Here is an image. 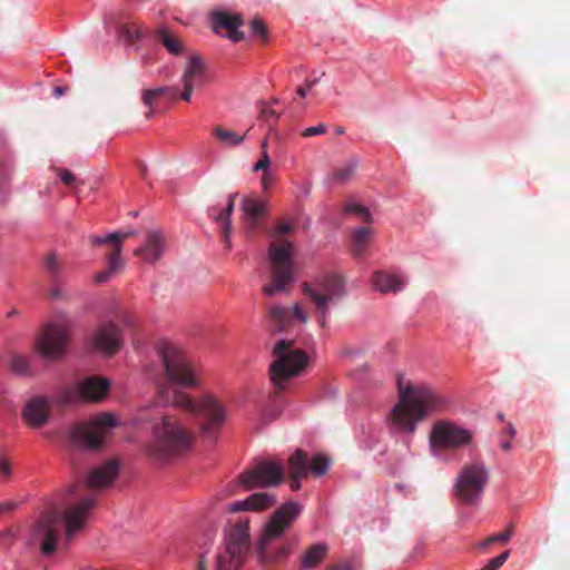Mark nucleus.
Returning <instances> with one entry per match:
<instances>
[{"label":"nucleus","instance_id":"nucleus-1","mask_svg":"<svg viewBox=\"0 0 570 570\" xmlns=\"http://www.w3.org/2000/svg\"><path fill=\"white\" fill-rule=\"evenodd\" d=\"M156 353L163 364V377L166 383L158 389L159 403L189 412L197 417L202 436L215 440L226 420L224 405L212 395L195 400L175 389H198L202 385V367L179 346L168 341L158 342Z\"/></svg>","mask_w":570,"mask_h":570},{"label":"nucleus","instance_id":"nucleus-2","mask_svg":"<svg viewBox=\"0 0 570 570\" xmlns=\"http://www.w3.org/2000/svg\"><path fill=\"white\" fill-rule=\"evenodd\" d=\"M399 400L390 412V429L395 433L413 434L417 424L433 413L444 411L448 399L426 384L404 385L399 381Z\"/></svg>","mask_w":570,"mask_h":570},{"label":"nucleus","instance_id":"nucleus-3","mask_svg":"<svg viewBox=\"0 0 570 570\" xmlns=\"http://www.w3.org/2000/svg\"><path fill=\"white\" fill-rule=\"evenodd\" d=\"M95 503V498L87 497L76 503H67L65 508L52 507L43 511L31 528L30 543L39 544L45 556L52 554L62 527L66 538L71 539L85 527Z\"/></svg>","mask_w":570,"mask_h":570},{"label":"nucleus","instance_id":"nucleus-4","mask_svg":"<svg viewBox=\"0 0 570 570\" xmlns=\"http://www.w3.org/2000/svg\"><path fill=\"white\" fill-rule=\"evenodd\" d=\"M301 507L296 502L289 501L271 514L256 543V553L262 563L279 562L291 554L294 547V542L291 540H284L276 550H271V547L293 527Z\"/></svg>","mask_w":570,"mask_h":570},{"label":"nucleus","instance_id":"nucleus-5","mask_svg":"<svg viewBox=\"0 0 570 570\" xmlns=\"http://www.w3.org/2000/svg\"><path fill=\"white\" fill-rule=\"evenodd\" d=\"M153 440L146 445V453L158 462L168 461L189 451L194 443V434L179 420L164 414L151 428Z\"/></svg>","mask_w":570,"mask_h":570},{"label":"nucleus","instance_id":"nucleus-6","mask_svg":"<svg viewBox=\"0 0 570 570\" xmlns=\"http://www.w3.org/2000/svg\"><path fill=\"white\" fill-rule=\"evenodd\" d=\"M293 229L289 223H279L271 233L274 238L268 247L271 283L262 288L266 296L285 292L294 281L293 244L285 238Z\"/></svg>","mask_w":570,"mask_h":570},{"label":"nucleus","instance_id":"nucleus-7","mask_svg":"<svg viewBox=\"0 0 570 570\" xmlns=\"http://www.w3.org/2000/svg\"><path fill=\"white\" fill-rule=\"evenodd\" d=\"M293 345V341L279 340L273 348L269 376L277 390H284L287 382L298 376L308 363L307 354Z\"/></svg>","mask_w":570,"mask_h":570},{"label":"nucleus","instance_id":"nucleus-8","mask_svg":"<svg viewBox=\"0 0 570 570\" xmlns=\"http://www.w3.org/2000/svg\"><path fill=\"white\" fill-rule=\"evenodd\" d=\"M225 550L217 556V570H238L252 547L249 520L239 518L225 531Z\"/></svg>","mask_w":570,"mask_h":570},{"label":"nucleus","instance_id":"nucleus-9","mask_svg":"<svg viewBox=\"0 0 570 570\" xmlns=\"http://www.w3.org/2000/svg\"><path fill=\"white\" fill-rule=\"evenodd\" d=\"M471 442L472 433L469 430L448 420L436 421L429 434L431 455L440 460L446 459L448 451H456Z\"/></svg>","mask_w":570,"mask_h":570},{"label":"nucleus","instance_id":"nucleus-10","mask_svg":"<svg viewBox=\"0 0 570 570\" xmlns=\"http://www.w3.org/2000/svg\"><path fill=\"white\" fill-rule=\"evenodd\" d=\"M489 480L483 463H470L462 466L454 482V493L464 504L473 505L482 497Z\"/></svg>","mask_w":570,"mask_h":570},{"label":"nucleus","instance_id":"nucleus-11","mask_svg":"<svg viewBox=\"0 0 570 570\" xmlns=\"http://www.w3.org/2000/svg\"><path fill=\"white\" fill-rule=\"evenodd\" d=\"M116 425L114 414L100 413L87 422L77 424L71 432V439L76 444L96 450L102 446L105 438Z\"/></svg>","mask_w":570,"mask_h":570},{"label":"nucleus","instance_id":"nucleus-12","mask_svg":"<svg viewBox=\"0 0 570 570\" xmlns=\"http://www.w3.org/2000/svg\"><path fill=\"white\" fill-rule=\"evenodd\" d=\"M284 473L279 463L263 461L240 473L239 481L247 489L272 487L283 481Z\"/></svg>","mask_w":570,"mask_h":570},{"label":"nucleus","instance_id":"nucleus-13","mask_svg":"<svg viewBox=\"0 0 570 570\" xmlns=\"http://www.w3.org/2000/svg\"><path fill=\"white\" fill-rule=\"evenodd\" d=\"M69 343V331L62 324H48L37 342L39 353L47 358L61 357Z\"/></svg>","mask_w":570,"mask_h":570},{"label":"nucleus","instance_id":"nucleus-14","mask_svg":"<svg viewBox=\"0 0 570 570\" xmlns=\"http://www.w3.org/2000/svg\"><path fill=\"white\" fill-rule=\"evenodd\" d=\"M109 381L104 377L91 376L83 380L78 386L67 389L62 393V402L71 403L78 400L99 402L109 390Z\"/></svg>","mask_w":570,"mask_h":570},{"label":"nucleus","instance_id":"nucleus-15","mask_svg":"<svg viewBox=\"0 0 570 570\" xmlns=\"http://www.w3.org/2000/svg\"><path fill=\"white\" fill-rule=\"evenodd\" d=\"M309 473L321 476V454H316L309 460L305 452L297 450L288 459L291 489L297 491L301 488V479L306 478Z\"/></svg>","mask_w":570,"mask_h":570},{"label":"nucleus","instance_id":"nucleus-16","mask_svg":"<svg viewBox=\"0 0 570 570\" xmlns=\"http://www.w3.org/2000/svg\"><path fill=\"white\" fill-rule=\"evenodd\" d=\"M206 79V66L202 58L198 56H193L189 58L186 67L184 69V73L181 76V83L184 86V90L180 95V99L189 102L193 90L203 85Z\"/></svg>","mask_w":570,"mask_h":570},{"label":"nucleus","instance_id":"nucleus-17","mask_svg":"<svg viewBox=\"0 0 570 570\" xmlns=\"http://www.w3.org/2000/svg\"><path fill=\"white\" fill-rule=\"evenodd\" d=\"M92 343L97 350L106 355L116 354L122 345L119 327L111 321L102 323L97 328Z\"/></svg>","mask_w":570,"mask_h":570},{"label":"nucleus","instance_id":"nucleus-18","mask_svg":"<svg viewBox=\"0 0 570 570\" xmlns=\"http://www.w3.org/2000/svg\"><path fill=\"white\" fill-rule=\"evenodd\" d=\"M267 316L273 333L286 330L294 318L302 323H306L308 318L299 304H296L292 312L282 305H273L268 308Z\"/></svg>","mask_w":570,"mask_h":570},{"label":"nucleus","instance_id":"nucleus-19","mask_svg":"<svg viewBox=\"0 0 570 570\" xmlns=\"http://www.w3.org/2000/svg\"><path fill=\"white\" fill-rule=\"evenodd\" d=\"M210 21L215 33L219 35L222 30H225L227 38L233 42L244 40V32L238 30L244 23L242 16L217 10L210 13Z\"/></svg>","mask_w":570,"mask_h":570},{"label":"nucleus","instance_id":"nucleus-20","mask_svg":"<svg viewBox=\"0 0 570 570\" xmlns=\"http://www.w3.org/2000/svg\"><path fill=\"white\" fill-rule=\"evenodd\" d=\"M347 295L346 279L336 272L323 273V312Z\"/></svg>","mask_w":570,"mask_h":570},{"label":"nucleus","instance_id":"nucleus-21","mask_svg":"<svg viewBox=\"0 0 570 570\" xmlns=\"http://www.w3.org/2000/svg\"><path fill=\"white\" fill-rule=\"evenodd\" d=\"M165 247V235L160 230H149L145 243L134 252V255L145 263L153 264L161 258Z\"/></svg>","mask_w":570,"mask_h":570},{"label":"nucleus","instance_id":"nucleus-22","mask_svg":"<svg viewBox=\"0 0 570 570\" xmlns=\"http://www.w3.org/2000/svg\"><path fill=\"white\" fill-rule=\"evenodd\" d=\"M371 284L375 291L382 294H399L403 291L405 281L400 275L380 269L372 273Z\"/></svg>","mask_w":570,"mask_h":570},{"label":"nucleus","instance_id":"nucleus-23","mask_svg":"<svg viewBox=\"0 0 570 570\" xmlns=\"http://www.w3.org/2000/svg\"><path fill=\"white\" fill-rule=\"evenodd\" d=\"M118 472L119 462L117 460H109L91 471L87 479V487L91 489L108 487L117 478Z\"/></svg>","mask_w":570,"mask_h":570},{"label":"nucleus","instance_id":"nucleus-24","mask_svg":"<svg viewBox=\"0 0 570 570\" xmlns=\"http://www.w3.org/2000/svg\"><path fill=\"white\" fill-rule=\"evenodd\" d=\"M276 499L267 492H257L242 501H235L227 508L229 512L262 511L275 504Z\"/></svg>","mask_w":570,"mask_h":570},{"label":"nucleus","instance_id":"nucleus-25","mask_svg":"<svg viewBox=\"0 0 570 570\" xmlns=\"http://www.w3.org/2000/svg\"><path fill=\"white\" fill-rule=\"evenodd\" d=\"M49 411V404L45 399L35 397L26 404L22 416L29 425L40 428L47 422Z\"/></svg>","mask_w":570,"mask_h":570},{"label":"nucleus","instance_id":"nucleus-26","mask_svg":"<svg viewBox=\"0 0 570 570\" xmlns=\"http://www.w3.org/2000/svg\"><path fill=\"white\" fill-rule=\"evenodd\" d=\"M237 193L229 195L227 205L224 208L213 207L209 209V216L220 223L222 232L227 240L230 232V215L234 210Z\"/></svg>","mask_w":570,"mask_h":570},{"label":"nucleus","instance_id":"nucleus-27","mask_svg":"<svg viewBox=\"0 0 570 570\" xmlns=\"http://www.w3.org/2000/svg\"><path fill=\"white\" fill-rule=\"evenodd\" d=\"M265 202L254 198L244 197L242 202V210L246 215L252 228H255L259 218L265 214Z\"/></svg>","mask_w":570,"mask_h":570},{"label":"nucleus","instance_id":"nucleus-28","mask_svg":"<svg viewBox=\"0 0 570 570\" xmlns=\"http://www.w3.org/2000/svg\"><path fill=\"white\" fill-rule=\"evenodd\" d=\"M155 38L159 41L166 50L174 55L178 56L184 51V45L180 39L168 29L160 27L155 31Z\"/></svg>","mask_w":570,"mask_h":570},{"label":"nucleus","instance_id":"nucleus-29","mask_svg":"<svg viewBox=\"0 0 570 570\" xmlns=\"http://www.w3.org/2000/svg\"><path fill=\"white\" fill-rule=\"evenodd\" d=\"M45 269L49 275L51 285H62L65 282L63 265L56 253H50L43 261Z\"/></svg>","mask_w":570,"mask_h":570},{"label":"nucleus","instance_id":"nucleus-30","mask_svg":"<svg viewBox=\"0 0 570 570\" xmlns=\"http://www.w3.org/2000/svg\"><path fill=\"white\" fill-rule=\"evenodd\" d=\"M107 268L95 275V282L105 283L112 275H115L121 267L120 248L117 246L116 250H110L106 255Z\"/></svg>","mask_w":570,"mask_h":570},{"label":"nucleus","instance_id":"nucleus-31","mask_svg":"<svg viewBox=\"0 0 570 570\" xmlns=\"http://www.w3.org/2000/svg\"><path fill=\"white\" fill-rule=\"evenodd\" d=\"M373 235V229L371 227L362 226L357 227L352 233V253L355 256H361L364 254L365 248L367 247L371 237Z\"/></svg>","mask_w":570,"mask_h":570},{"label":"nucleus","instance_id":"nucleus-32","mask_svg":"<svg viewBox=\"0 0 570 570\" xmlns=\"http://www.w3.org/2000/svg\"><path fill=\"white\" fill-rule=\"evenodd\" d=\"M357 164L350 161L342 167L335 168L328 176L327 183L332 186H343L348 183L355 175Z\"/></svg>","mask_w":570,"mask_h":570},{"label":"nucleus","instance_id":"nucleus-33","mask_svg":"<svg viewBox=\"0 0 570 570\" xmlns=\"http://www.w3.org/2000/svg\"><path fill=\"white\" fill-rule=\"evenodd\" d=\"M214 136L226 147L239 146L246 138V134L238 135L236 131L217 125L213 129Z\"/></svg>","mask_w":570,"mask_h":570},{"label":"nucleus","instance_id":"nucleus-34","mask_svg":"<svg viewBox=\"0 0 570 570\" xmlns=\"http://www.w3.org/2000/svg\"><path fill=\"white\" fill-rule=\"evenodd\" d=\"M321 561V543L313 544L302 557L299 561L301 570H311Z\"/></svg>","mask_w":570,"mask_h":570},{"label":"nucleus","instance_id":"nucleus-35","mask_svg":"<svg viewBox=\"0 0 570 570\" xmlns=\"http://www.w3.org/2000/svg\"><path fill=\"white\" fill-rule=\"evenodd\" d=\"M512 535H513V524H510L505 531L490 535L485 540L481 541L478 544V548L480 550H485L488 547H490L491 544L497 543V542H499L501 544H507L511 540Z\"/></svg>","mask_w":570,"mask_h":570},{"label":"nucleus","instance_id":"nucleus-36","mask_svg":"<svg viewBox=\"0 0 570 570\" xmlns=\"http://www.w3.org/2000/svg\"><path fill=\"white\" fill-rule=\"evenodd\" d=\"M119 36L125 42L135 43L142 37V32L135 22H130L119 28Z\"/></svg>","mask_w":570,"mask_h":570},{"label":"nucleus","instance_id":"nucleus-37","mask_svg":"<svg viewBox=\"0 0 570 570\" xmlns=\"http://www.w3.org/2000/svg\"><path fill=\"white\" fill-rule=\"evenodd\" d=\"M343 212L357 216L363 223L371 224L373 222L370 210L356 203H346Z\"/></svg>","mask_w":570,"mask_h":570},{"label":"nucleus","instance_id":"nucleus-38","mask_svg":"<svg viewBox=\"0 0 570 570\" xmlns=\"http://www.w3.org/2000/svg\"><path fill=\"white\" fill-rule=\"evenodd\" d=\"M249 28H250V33L253 37L261 39L263 42H265L267 40V36H268L267 28L261 19H258V18L253 19L250 21Z\"/></svg>","mask_w":570,"mask_h":570},{"label":"nucleus","instance_id":"nucleus-39","mask_svg":"<svg viewBox=\"0 0 570 570\" xmlns=\"http://www.w3.org/2000/svg\"><path fill=\"white\" fill-rule=\"evenodd\" d=\"M155 89H146L142 92V102L144 105L150 107L149 111L146 112V118H150L154 115V105L160 98L157 94H155Z\"/></svg>","mask_w":570,"mask_h":570},{"label":"nucleus","instance_id":"nucleus-40","mask_svg":"<svg viewBox=\"0 0 570 570\" xmlns=\"http://www.w3.org/2000/svg\"><path fill=\"white\" fill-rule=\"evenodd\" d=\"M91 243L94 245L110 244L111 245V250H116L117 246L120 248V252L122 250V245L121 244H117V236L114 235V233H110L107 236H94L91 238Z\"/></svg>","mask_w":570,"mask_h":570},{"label":"nucleus","instance_id":"nucleus-41","mask_svg":"<svg viewBox=\"0 0 570 570\" xmlns=\"http://www.w3.org/2000/svg\"><path fill=\"white\" fill-rule=\"evenodd\" d=\"M303 293L316 305L317 308L321 307V293L317 287H313L308 283H304Z\"/></svg>","mask_w":570,"mask_h":570},{"label":"nucleus","instance_id":"nucleus-42","mask_svg":"<svg viewBox=\"0 0 570 570\" xmlns=\"http://www.w3.org/2000/svg\"><path fill=\"white\" fill-rule=\"evenodd\" d=\"M510 556V551H503L501 554L492 558L488 561V563L484 566L485 570H499L503 563L508 560Z\"/></svg>","mask_w":570,"mask_h":570},{"label":"nucleus","instance_id":"nucleus-43","mask_svg":"<svg viewBox=\"0 0 570 570\" xmlns=\"http://www.w3.org/2000/svg\"><path fill=\"white\" fill-rule=\"evenodd\" d=\"M11 370L18 374H23L28 370V361L24 356L14 355L10 363Z\"/></svg>","mask_w":570,"mask_h":570},{"label":"nucleus","instance_id":"nucleus-44","mask_svg":"<svg viewBox=\"0 0 570 570\" xmlns=\"http://www.w3.org/2000/svg\"><path fill=\"white\" fill-rule=\"evenodd\" d=\"M269 165H271L269 156H268V154H267V150H264V151L262 153L261 158H259V159H258V161L255 164V166H254V170H255V171L262 170L263 173H265V171H271V170H269Z\"/></svg>","mask_w":570,"mask_h":570},{"label":"nucleus","instance_id":"nucleus-45","mask_svg":"<svg viewBox=\"0 0 570 570\" xmlns=\"http://www.w3.org/2000/svg\"><path fill=\"white\" fill-rule=\"evenodd\" d=\"M155 89V94H157L159 97H164V96H167L169 97L170 99H176L177 98V88L176 87H158V88H154Z\"/></svg>","mask_w":570,"mask_h":570},{"label":"nucleus","instance_id":"nucleus-46","mask_svg":"<svg viewBox=\"0 0 570 570\" xmlns=\"http://www.w3.org/2000/svg\"><path fill=\"white\" fill-rule=\"evenodd\" d=\"M278 117H279V114L276 110H274L271 107H268V106H265V107H263L261 109V112H259V118L261 119L269 121L271 119L276 120Z\"/></svg>","mask_w":570,"mask_h":570},{"label":"nucleus","instance_id":"nucleus-47","mask_svg":"<svg viewBox=\"0 0 570 570\" xmlns=\"http://www.w3.org/2000/svg\"><path fill=\"white\" fill-rule=\"evenodd\" d=\"M16 533L12 529H6L0 532V542L3 546H10L13 541Z\"/></svg>","mask_w":570,"mask_h":570},{"label":"nucleus","instance_id":"nucleus-48","mask_svg":"<svg viewBox=\"0 0 570 570\" xmlns=\"http://www.w3.org/2000/svg\"><path fill=\"white\" fill-rule=\"evenodd\" d=\"M59 176L61 181L67 186H71L76 180L75 175L68 169H60Z\"/></svg>","mask_w":570,"mask_h":570},{"label":"nucleus","instance_id":"nucleus-49","mask_svg":"<svg viewBox=\"0 0 570 570\" xmlns=\"http://www.w3.org/2000/svg\"><path fill=\"white\" fill-rule=\"evenodd\" d=\"M274 181H275V177L272 174V171L263 173L262 186H263L264 190H267L271 186H273Z\"/></svg>","mask_w":570,"mask_h":570},{"label":"nucleus","instance_id":"nucleus-50","mask_svg":"<svg viewBox=\"0 0 570 570\" xmlns=\"http://www.w3.org/2000/svg\"><path fill=\"white\" fill-rule=\"evenodd\" d=\"M11 474V466L7 459H0V475L9 478Z\"/></svg>","mask_w":570,"mask_h":570},{"label":"nucleus","instance_id":"nucleus-51","mask_svg":"<svg viewBox=\"0 0 570 570\" xmlns=\"http://www.w3.org/2000/svg\"><path fill=\"white\" fill-rule=\"evenodd\" d=\"M49 296L52 298V299H60L63 297V291L61 288V285H52L50 292H49Z\"/></svg>","mask_w":570,"mask_h":570},{"label":"nucleus","instance_id":"nucleus-52","mask_svg":"<svg viewBox=\"0 0 570 570\" xmlns=\"http://www.w3.org/2000/svg\"><path fill=\"white\" fill-rule=\"evenodd\" d=\"M330 570H355V569H354V566L352 562L342 561V562H338V563L334 564L333 567H331Z\"/></svg>","mask_w":570,"mask_h":570},{"label":"nucleus","instance_id":"nucleus-53","mask_svg":"<svg viewBox=\"0 0 570 570\" xmlns=\"http://www.w3.org/2000/svg\"><path fill=\"white\" fill-rule=\"evenodd\" d=\"M114 235L117 236V244H121L122 245V242L128 238V237H131L134 235H136V232L135 230H128V232H115Z\"/></svg>","mask_w":570,"mask_h":570},{"label":"nucleus","instance_id":"nucleus-54","mask_svg":"<svg viewBox=\"0 0 570 570\" xmlns=\"http://www.w3.org/2000/svg\"><path fill=\"white\" fill-rule=\"evenodd\" d=\"M321 134V125L306 128L303 132V137H312Z\"/></svg>","mask_w":570,"mask_h":570},{"label":"nucleus","instance_id":"nucleus-55","mask_svg":"<svg viewBox=\"0 0 570 570\" xmlns=\"http://www.w3.org/2000/svg\"><path fill=\"white\" fill-rule=\"evenodd\" d=\"M514 435H515V429H514L513 424L509 423L507 425V428L502 431V436L513 439Z\"/></svg>","mask_w":570,"mask_h":570},{"label":"nucleus","instance_id":"nucleus-56","mask_svg":"<svg viewBox=\"0 0 570 570\" xmlns=\"http://www.w3.org/2000/svg\"><path fill=\"white\" fill-rule=\"evenodd\" d=\"M121 323L124 326H132L134 325V317L127 313H124L121 315Z\"/></svg>","mask_w":570,"mask_h":570},{"label":"nucleus","instance_id":"nucleus-57","mask_svg":"<svg viewBox=\"0 0 570 570\" xmlns=\"http://www.w3.org/2000/svg\"><path fill=\"white\" fill-rule=\"evenodd\" d=\"M16 508V503L14 502H4V503H1L0 504V513L1 512H7V511H11Z\"/></svg>","mask_w":570,"mask_h":570},{"label":"nucleus","instance_id":"nucleus-58","mask_svg":"<svg viewBox=\"0 0 570 570\" xmlns=\"http://www.w3.org/2000/svg\"><path fill=\"white\" fill-rule=\"evenodd\" d=\"M16 508V503L14 502H4V503H1L0 504V513L1 512H7V511H11Z\"/></svg>","mask_w":570,"mask_h":570},{"label":"nucleus","instance_id":"nucleus-59","mask_svg":"<svg viewBox=\"0 0 570 570\" xmlns=\"http://www.w3.org/2000/svg\"><path fill=\"white\" fill-rule=\"evenodd\" d=\"M332 465V460L323 454V474L327 471V469Z\"/></svg>","mask_w":570,"mask_h":570},{"label":"nucleus","instance_id":"nucleus-60","mask_svg":"<svg viewBox=\"0 0 570 570\" xmlns=\"http://www.w3.org/2000/svg\"><path fill=\"white\" fill-rule=\"evenodd\" d=\"M196 570H207V567H206V560H205V556L202 554L199 557V560H198V564H197V569Z\"/></svg>","mask_w":570,"mask_h":570},{"label":"nucleus","instance_id":"nucleus-61","mask_svg":"<svg viewBox=\"0 0 570 570\" xmlns=\"http://www.w3.org/2000/svg\"><path fill=\"white\" fill-rule=\"evenodd\" d=\"M511 440H512V439L507 438V440H503V441L501 442V448H502V450H504V451H509V450L511 449Z\"/></svg>","mask_w":570,"mask_h":570},{"label":"nucleus","instance_id":"nucleus-62","mask_svg":"<svg viewBox=\"0 0 570 570\" xmlns=\"http://www.w3.org/2000/svg\"><path fill=\"white\" fill-rule=\"evenodd\" d=\"M63 91H65V90H63V88H62V87H56V88L53 89V94H55V96H56V97H60V96H62V95H63Z\"/></svg>","mask_w":570,"mask_h":570},{"label":"nucleus","instance_id":"nucleus-63","mask_svg":"<svg viewBox=\"0 0 570 570\" xmlns=\"http://www.w3.org/2000/svg\"><path fill=\"white\" fill-rule=\"evenodd\" d=\"M267 144H268V139H267V138H265V139L262 141V145H261V147H262V153H263L264 150H267Z\"/></svg>","mask_w":570,"mask_h":570},{"label":"nucleus","instance_id":"nucleus-64","mask_svg":"<svg viewBox=\"0 0 570 570\" xmlns=\"http://www.w3.org/2000/svg\"><path fill=\"white\" fill-rule=\"evenodd\" d=\"M297 94H298L299 96H302V97H305V95H306V89H305V88H303V87H299V88L297 89Z\"/></svg>","mask_w":570,"mask_h":570}]
</instances>
